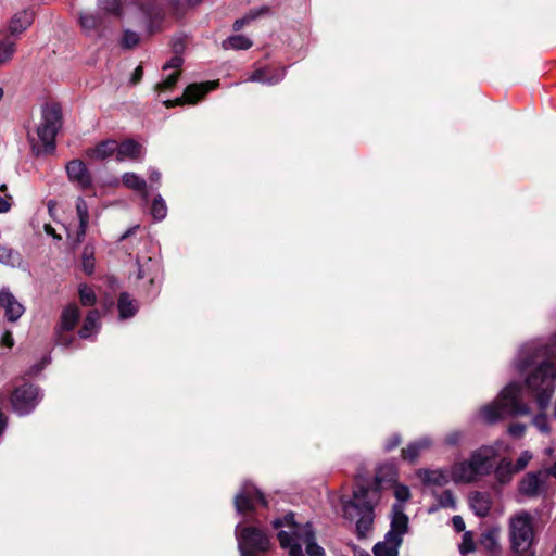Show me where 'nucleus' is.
I'll use <instances>...</instances> for the list:
<instances>
[{
	"instance_id": "nucleus-60",
	"label": "nucleus",
	"mask_w": 556,
	"mask_h": 556,
	"mask_svg": "<svg viewBox=\"0 0 556 556\" xmlns=\"http://www.w3.org/2000/svg\"><path fill=\"white\" fill-rule=\"evenodd\" d=\"M174 49H175V51H176V52H179V50H180V46H178L177 43H175V45H174Z\"/></svg>"
},
{
	"instance_id": "nucleus-3",
	"label": "nucleus",
	"mask_w": 556,
	"mask_h": 556,
	"mask_svg": "<svg viewBox=\"0 0 556 556\" xmlns=\"http://www.w3.org/2000/svg\"><path fill=\"white\" fill-rule=\"evenodd\" d=\"M274 527L280 529L278 540L283 549H288L290 556H303L302 546H305L309 556H325V551L315 542L311 523L299 525L294 521L293 514H287L283 519H276Z\"/></svg>"
},
{
	"instance_id": "nucleus-9",
	"label": "nucleus",
	"mask_w": 556,
	"mask_h": 556,
	"mask_svg": "<svg viewBox=\"0 0 556 556\" xmlns=\"http://www.w3.org/2000/svg\"><path fill=\"white\" fill-rule=\"evenodd\" d=\"M41 399L40 391L33 384H23L16 388L11 396L14 412L21 416L29 414Z\"/></svg>"
},
{
	"instance_id": "nucleus-26",
	"label": "nucleus",
	"mask_w": 556,
	"mask_h": 556,
	"mask_svg": "<svg viewBox=\"0 0 556 556\" xmlns=\"http://www.w3.org/2000/svg\"><path fill=\"white\" fill-rule=\"evenodd\" d=\"M435 503L428 508L429 514L437 513L441 508L456 509V500L450 490L434 494Z\"/></svg>"
},
{
	"instance_id": "nucleus-41",
	"label": "nucleus",
	"mask_w": 556,
	"mask_h": 556,
	"mask_svg": "<svg viewBox=\"0 0 556 556\" xmlns=\"http://www.w3.org/2000/svg\"><path fill=\"white\" fill-rule=\"evenodd\" d=\"M138 42H139V36L137 33H134L130 30H126L124 33V36L122 39L123 47L130 49V48H134L135 46H137Z\"/></svg>"
},
{
	"instance_id": "nucleus-2",
	"label": "nucleus",
	"mask_w": 556,
	"mask_h": 556,
	"mask_svg": "<svg viewBox=\"0 0 556 556\" xmlns=\"http://www.w3.org/2000/svg\"><path fill=\"white\" fill-rule=\"evenodd\" d=\"M383 467L376 473L375 480L368 485L362 484L364 480L361 472L356 475L357 486L353 492V498H342V511L346 519H356V532L359 538H365L371 530L374 509L381 500V490L384 483H392L394 469L387 467V477L383 476Z\"/></svg>"
},
{
	"instance_id": "nucleus-42",
	"label": "nucleus",
	"mask_w": 556,
	"mask_h": 556,
	"mask_svg": "<svg viewBox=\"0 0 556 556\" xmlns=\"http://www.w3.org/2000/svg\"><path fill=\"white\" fill-rule=\"evenodd\" d=\"M475 549V544L472 540V535L470 532H465L463 535V542L459 546V551L462 554H466L472 552Z\"/></svg>"
},
{
	"instance_id": "nucleus-17",
	"label": "nucleus",
	"mask_w": 556,
	"mask_h": 556,
	"mask_svg": "<svg viewBox=\"0 0 556 556\" xmlns=\"http://www.w3.org/2000/svg\"><path fill=\"white\" fill-rule=\"evenodd\" d=\"M76 213L79 220V227L74 236L70 235L74 245L79 244L84 240L89 223L88 205L83 198H78L76 201Z\"/></svg>"
},
{
	"instance_id": "nucleus-10",
	"label": "nucleus",
	"mask_w": 556,
	"mask_h": 556,
	"mask_svg": "<svg viewBox=\"0 0 556 556\" xmlns=\"http://www.w3.org/2000/svg\"><path fill=\"white\" fill-rule=\"evenodd\" d=\"M34 20L35 14L31 10H21L8 20L0 33L18 41L21 36L31 26Z\"/></svg>"
},
{
	"instance_id": "nucleus-63",
	"label": "nucleus",
	"mask_w": 556,
	"mask_h": 556,
	"mask_svg": "<svg viewBox=\"0 0 556 556\" xmlns=\"http://www.w3.org/2000/svg\"><path fill=\"white\" fill-rule=\"evenodd\" d=\"M138 277L143 278V274L141 273V270L139 271Z\"/></svg>"
},
{
	"instance_id": "nucleus-21",
	"label": "nucleus",
	"mask_w": 556,
	"mask_h": 556,
	"mask_svg": "<svg viewBox=\"0 0 556 556\" xmlns=\"http://www.w3.org/2000/svg\"><path fill=\"white\" fill-rule=\"evenodd\" d=\"M117 142L112 139L101 141L93 148L87 150V156L93 161H104L112 155H116Z\"/></svg>"
},
{
	"instance_id": "nucleus-57",
	"label": "nucleus",
	"mask_w": 556,
	"mask_h": 556,
	"mask_svg": "<svg viewBox=\"0 0 556 556\" xmlns=\"http://www.w3.org/2000/svg\"><path fill=\"white\" fill-rule=\"evenodd\" d=\"M545 471L547 472V478L549 476H553L556 478V463L549 469H547Z\"/></svg>"
},
{
	"instance_id": "nucleus-50",
	"label": "nucleus",
	"mask_w": 556,
	"mask_h": 556,
	"mask_svg": "<svg viewBox=\"0 0 556 556\" xmlns=\"http://www.w3.org/2000/svg\"><path fill=\"white\" fill-rule=\"evenodd\" d=\"M452 523L456 532H463L465 530V522L460 516H454Z\"/></svg>"
},
{
	"instance_id": "nucleus-49",
	"label": "nucleus",
	"mask_w": 556,
	"mask_h": 556,
	"mask_svg": "<svg viewBox=\"0 0 556 556\" xmlns=\"http://www.w3.org/2000/svg\"><path fill=\"white\" fill-rule=\"evenodd\" d=\"M12 206V197H0V214L8 213Z\"/></svg>"
},
{
	"instance_id": "nucleus-30",
	"label": "nucleus",
	"mask_w": 556,
	"mask_h": 556,
	"mask_svg": "<svg viewBox=\"0 0 556 556\" xmlns=\"http://www.w3.org/2000/svg\"><path fill=\"white\" fill-rule=\"evenodd\" d=\"M514 473H516L514 464L507 458H503L495 469L496 479L501 483L508 482Z\"/></svg>"
},
{
	"instance_id": "nucleus-11",
	"label": "nucleus",
	"mask_w": 556,
	"mask_h": 556,
	"mask_svg": "<svg viewBox=\"0 0 556 556\" xmlns=\"http://www.w3.org/2000/svg\"><path fill=\"white\" fill-rule=\"evenodd\" d=\"M218 81H206L200 84H191L186 87L184 94L174 100H165L164 105L166 108H174L182 105L185 103L195 104L200 101L208 91L215 89Z\"/></svg>"
},
{
	"instance_id": "nucleus-37",
	"label": "nucleus",
	"mask_w": 556,
	"mask_h": 556,
	"mask_svg": "<svg viewBox=\"0 0 556 556\" xmlns=\"http://www.w3.org/2000/svg\"><path fill=\"white\" fill-rule=\"evenodd\" d=\"M54 338H55L56 344L64 346V348L71 346L75 341V337H74V334L71 333V331L61 330V329H55Z\"/></svg>"
},
{
	"instance_id": "nucleus-36",
	"label": "nucleus",
	"mask_w": 556,
	"mask_h": 556,
	"mask_svg": "<svg viewBox=\"0 0 556 556\" xmlns=\"http://www.w3.org/2000/svg\"><path fill=\"white\" fill-rule=\"evenodd\" d=\"M79 300L84 306H92L96 303V294L87 285H80L78 288Z\"/></svg>"
},
{
	"instance_id": "nucleus-13",
	"label": "nucleus",
	"mask_w": 556,
	"mask_h": 556,
	"mask_svg": "<svg viewBox=\"0 0 556 556\" xmlns=\"http://www.w3.org/2000/svg\"><path fill=\"white\" fill-rule=\"evenodd\" d=\"M0 307L9 321H16L24 314V305L8 290L0 291Z\"/></svg>"
},
{
	"instance_id": "nucleus-15",
	"label": "nucleus",
	"mask_w": 556,
	"mask_h": 556,
	"mask_svg": "<svg viewBox=\"0 0 556 556\" xmlns=\"http://www.w3.org/2000/svg\"><path fill=\"white\" fill-rule=\"evenodd\" d=\"M418 478L425 485L428 486H443L452 480L451 470L447 469H419L417 471Z\"/></svg>"
},
{
	"instance_id": "nucleus-33",
	"label": "nucleus",
	"mask_w": 556,
	"mask_h": 556,
	"mask_svg": "<svg viewBox=\"0 0 556 556\" xmlns=\"http://www.w3.org/2000/svg\"><path fill=\"white\" fill-rule=\"evenodd\" d=\"M151 214L155 220H162L167 215V206L161 195H156L151 205Z\"/></svg>"
},
{
	"instance_id": "nucleus-29",
	"label": "nucleus",
	"mask_w": 556,
	"mask_h": 556,
	"mask_svg": "<svg viewBox=\"0 0 556 556\" xmlns=\"http://www.w3.org/2000/svg\"><path fill=\"white\" fill-rule=\"evenodd\" d=\"M117 307L122 319L134 316L138 311L137 303L127 293L119 295Z\"/></svg>"
},
{
	"instance_id": "nucleus-20",
	"label": "nucleus",
	"mask_w": 556,
	"mask_h": 556,
	"mask_svg": "<svg viewBox=\"0 0 556 556\" xmlns=\"http://www.w3.org/2000/svg\"><path fill=\"white\" fill-rule=\"evenodd\" d=\"M142 154V147L135 140L129 139L117 143L116 160L119 162L126 160H139L141 159Z\"/></svg>"
},
{
	"instance_id": "nucleus-34",
	"label": "nucleus",
	"mask_w": 556,
	"mask_h": 556,
	"mask_svg": "<svg viewBox=\"0 0 556 556\" xmlns=\"http://www.w3.org/2000/svg\"><path fill=\"white\" fill-rule=\"evenodd\" d=\"M94 248L92 245H86L83 252V270L91 275L94 269Z\"/></svg>"
},
{
	"instance_id": "nucleus-23",
	"label": "nucleus",
	"mask_w": 556,
	"mask_h": 556,
	"mask_svg": "<svg viewBox=\"0 0 556 556\" xmlns=\"http://www.w3.org/2000/svg\"><path fill=\"white\" fill-rule=\"evenodd\" d=\"M100 329V313L97 309L90 311L79 330V337L81 339H90L98 333Z\"/></svg>"
},
{
	"instance_id": "nucleus-24",
	"label": "nucleus",
	"mask_w": 556,
	"mask_h": 556,
	"mask_svg": "<svg viewBox=\"0 0 556 556\" xmlns=\"http://www.w3.org/2000/svg\"><path fill=\"white\" fill-rule=\"evenodd\" d=\"M432 445V440L428 437H424L402 450V456L404 459L414 462L418 458L421 452L429 450Z\"/></svg>"
},
{
	"instance_id": "nucleus-35",
	"label": "nucleus",
	"mask_w": 556,
	"mask_h": 556,
	"mask_svg": "<svg viewBox=\"0 0 556 556\" xmlns=\"http://www.w3.org/2000/svg\"><path fill=\"white\" fill-rule=\"evenodd\" d=\"M180 76V72H173L168 74L162 81L155 85V91L164 92L170 90L176 85L178 78Z\"/></svg>"
},
{
	"instance_id": "nucleus-1",
	"label": "nucleus",
	"mask_w": 556,
	"mask_h": 556,
	"mask_svg": "<svg viewBox=\"0 0 556 556\" xmlns=\"http://www.w3.org/2000/svg\"><path fill=\"white\" fill-rule=\"evenodd\" d=\"M534 364L539 366L527 377L526 387L511 382L492 403L481 407L480 417L484 421L493 424L506 417L529 414V407L523 402L526 392L535 397L540 408L548 405L555 389L556 355L533 343L523 345L519 353L518 369L526 371Z\"/></svg>"
},
{
	"instance_id": "nucleus-51",
	"label": "nucleus",
	"mask_w": 556,
	"mask_h": 556,
	"mask_svg": "<svg viewBox=\"0 0 556 556\" xmlns=\"http://www.w3.org/2000/svg\"><path fill=\"white\" fill-rule=\"evenodd\" d=\"M1 343L8 348H12L14 345V339L11 331H4L1 337Z\"/></svg>"
},
{
	"instance_id": "nucleus-4",
	"label": "nucleus",
	"mask_w": 556,
	"mask_h": 556,
	"mask_svg": "<svg viewBox=\"0 0 556 556\" xmlns=\"http://www.w3.org/2000/svg\"><path fill=\"white\" fill-rule=\"evenodd\" d=\"M508 446L502 442L484 445L475 451L468 460L456 462L451 467V478L455 483H470L488 475L493 468V459Z\"/></svg>"
},
{
	"instance_id": "nucleus-5",
	"label": "nucleus",
	"mask_w": 556,
	"mask_h": 556,
	"mask_svg": "<svg viewBox=\"0 0 556 556\" xmlns=\"http://www.w3.org/2000/svg\"><path fill=\"white\" fill-rule=\"evenodd\" d=\"M408 531V517L400 505H393L390 530L383 541L378 542L374 548L375 556H399V548L403 543V536Z\"/></svg>"
},
{
	"instance_id": "nucleus-44",
	"label": "nucleus",
	"mask_w": 556,
	"mask_h": 556,
	"mask_svg": "<svg viewBox=\"0 0 556 556\" xmlns=\"http://www.w3.org/2000/svg\"><path fill=\"white\" fill-rule=\"evenodd\" d=\"M184 63V60L180 55H174L168 62H166L164 65H163V70L164 71H167V70H174V72H180V67Z\"/></svg>"
},
{
	"instance_id": "nucleus-25",
	"label": "nucleus",
	"mask_w": 556,
	"mask_h": 556,
	"mask_svg": "<svg viewBox=\"0 0 556 556\" xmlns=\"http://www.w3.org/2000/svg\"><path fill=\"white\" fill-rule=\"evenodd\" d=\"M470 507L477 516L484 517L491 508V497L488 493L475 492L469 497Z\"/></svg>"
},
{
	"instance_id": "nucleus-45",
	"label": "nucleus",
	"mask_w": 556,
	"mask_h": 556,
	"mask_svg": "<svg viewBox=\"0 0 556 556\" xmlns=\"http://www.w3.org/2000/svg\"><path fill=\"white\" fill-rule=\"evenodd\" d=\"M170 5L179 12L181 9L186 7H191L200 3L202 0H168Z\"/></svg>"
},
{
	"instance_id": "nucleus-38",
	"label": "nucleus",
	"mask_w": 556,
	"mask_h": 556,
	"mask_svg": "<svg viewBox=\"0 0 556 556\" xmlns=\"http://www.w3.org/2000/svg\"><path fill=\"white\" fill-rule=\"evenodd\" d=\"M394 496L400 502L397 505H400L402 507V510L404 511L402 503H405L406 501L409 500V497H410L409 489L403 484H395L394 485Z\"/></svg>"
},
{
	"instance_id": "nucleus-53",
	"label": "nucleus",
	"mask_w": 556,
	"mask_h": 556,
	"mask_svg": "<svg viewBox=\"0 0 556 556\" xmlns=\"http://www.w3.org/2000/svg\"><path fill=\"white\" fill-rule=\"evenodd\" d=\"M142 75H143V70H142V67H141V66H138V67L134 71L130 81H131L132 84H137V83H139V81L141 80V78H142Z\"/></svg>"
},
{
	"instance_id": "nucleus-8",
	"label": "nucleus",
	"mask_w": 556,
	"mask_h": 556,
	"mask_svg": "<svg viewBox=\"0 0 556 556\" xmlns=\"http://www.w3.org/2000/svg\"><path fill=\"white\" fill-rule=\"evenodd\" d=\"M236 536L241 556H252L257 552H265L269 545L266 534L255 527H241L238 525Z\"/></svg>"
},
{
	"instance_id": "nucleus-27",
	"label": "nucleus",
	"mask_w": 556,
	"mask_h": 556,
	"mask_svg": "<svg viewBox=\"0 0 556 556\" xmlns=\"http://www.w3.org/2000/svg\"><path fill=\"white\" fill-rule=\"evenodd\" d=\"M17 41L0 33V66L10 62L16 52Z\"/></svg>"
},
{
	"instance_id": "nucleus-46",
	"label": "nucleus",
	"mask_w": 556,
	"mask_h": 556,
	"mask_svg": "<svg viewBox=\"0 0 556 556\" xmlns=\"http://www.w3.org/2000/svg\"><path fill=\"white\" fill-rule=\"evenodd\" d=\"M531 458L532 455L528 451L523 452L514 465L516 472L525 469Z\"/></svg>"
},
{
	"instance_id": "nucleus-59",
	"label": "nucleus",
	"mask_w": 556,
	"mask_h": 556,
	"mask_svg": "<svg viewBox=\"0 0 556 556\" xmlns=\"http://www.w3.org/2000/svg\"><path fill=\"white\" fill-rule=\"evenodd\" d=\"M46 231H47V233H50V235H52V233H53V229H52V227H51V226H48V225L46 226Z\"/></svg>"
},
{
	"instance_id": "nucleus-55",
	"label": "nucleus",
	"mask_w": 556,
	"mask_h": 556,
	"mask_svg": "<svg viewBox=\"0 0 556 556\" xmlns=\"http://www.w3.org/2000/svg\"><path fill=\"white\" fill-rule=\"evenodd\" d=\"M484 541H489L490 542V545H489L490 547H493V546L496 545V542H495L493 535L490 534V533L484 535Z\"/></svg>"
},
{
	"instance_id": "nucleus-18",
	"label": "nucleus",
	"mask_w": 556,
	"mask_h": 556,
	"mask_svg": "<svg viewBox=\"0 0 556 556\" xmlns=\"http://www.w3.org/2000/svg\"><path fill=\"white\" fill-rule=\"evenodd\" d=\"M285 77V70H275L270 67H261L255 70L249 77L250 81L275 85Z\"/></svg>"
},
{
	"instance_id": "nucleus-19",
	"label": "nucleus",
	"mask_w": 556,
	"mask_h": 556,
	"mask_svg": "<svg viewBox=\"0 0 556 556\" xmlns=\"http://www.w3.org/2000/svg\"><path fill=\"white\" fill-rule=\"evenodd\" d=\"M77 22L81 30L86 35L90 36L99 30V27L102 24V17L100 13L98 14L88 10H83L77 14Z\"/></svg>"
},
{
	"instance_id": "nucleus-28",
	"label": "nucleus",
	"mask_w": 556,
	"mask_h": 556,
	"mask_svg": "<svg viewBox=\"0 0 556 556\" xmlns=\"http://www.w3.org/2000/svg\"><path fill=\"white\" fill-rule=\"evenodd\" d=\"M122 180L127 188L141 192L143 199L148 200L147 184L143 178L134 173H126Z\"/></svg>"
},
{
	"instance_id": "nucleus-22",
	"label": "nucleus",
	"mask_w": 556,
	"mask_h": 556,
	"mask_svg": "<svg viewBox=\"0 0 556 556\" xmlns=\"http://www.w3.org/2000/svg\"><path fill=\"white\" fill-rule=\"evenodd\" d=\"M80 318V312L76 304L65 306L60 316V323L55 329L72 331Z\"/></svg>"
},
{
	"instance_id": "nucleus-32",
	"label": "nucleus",
	"mask_w": 556,
	"mask_h": 556,
	"mask_svg": "<svg viewBox=\"0 0 556 556\" xmlns=\"http://www.w3.org/2000/svg\"><path fill=\"white\" fill-rule=\"evenodd\" d=\"M223 46L226 49L245 50L252 46V41L243 35H235L227 38Z\"/></svg>"
},
{
	"instance_id": "nucleus-14",
	"label": "nucleus",
	"mask_w": 556,
	"mask_h": 556,
	"mask_svg": "<svg viewBox=\"0 0 556 556\" xmlns=\"http://www.w3.org/2000/svg\"><path fill=\"white\" fill-rule=\"evenodd\" d=\"M546 480V471L530 472L521 480L519 490L528 496L538 495L544 491Z\"/></svg>"
},
{
	"instance_id": "nucleus-16",
	"label": "nucleus",
	"mask_w": 556,
	"mask_h": 556,
	"mask_svg": "<svg viewBox=\"0 0 556 556\" xmlns=\"http://www.w3.org/2000/svg\"><path fill=\"white\" fill-rule=\"evenodd\" d=\"M66 172L71 181L86 189L91 185V177L86 165L80 160H73L66 165Z\"/></svg>"
},
{
	"instance_id": "nucleus-48",
	"label": "nucleus",
	"mask_w": 556,
	"mask_h": 556,
	"mask_svg": "<svg viewBox=\"0 0 556 556\" xmlns=\"http://www.w3.org/2000/svg\"><path fill=\"white\" fill-rule=\"evenodd\" d=\"M525 431H526V426L523 424H514V425H510L508 428L509 434L515 438L522 437Z\"/></svg>"
},
{
	"instance_id": "nucleus-62",
	"label": "nucleus",
	"mask_w": 556,
	"mask_h": 556,
	"mask_svg": "<svg viewBox=\"0 0 556 556\" xmlns=\"http://www.w3.org/2000/svg\"><path fill=\"white\" fill-rule=\"evenodd\" d=\"M28 138H29V140H30L31 142H34V138L31 137V134H30V132H28Z\"/></svg>"
},
{
	"instance_id": "nucleus-31",
	"label": "nucleus",
	"mask_w": 556,
	"mask_h": 556,
	"mask_svg": "<svg viewBox=\"0 0 556 556\" xmlns=\"http://www.w3.org/2000/svg\"><path fill=\"white\" fill-rule=\"evenodd\" d=\"M98 10L102 15L118 16L122 10L121 0H98Z\"/></svg>"
},
{
	"instance_id": "nucleus-47",
	"label": "nucleus",
	"mask_w": 556,
	"mask_h": 556,
	"mask_svg": "<svg viewBox=\"0 0 556 556\" xmlns=\"http://www.w3.org/2000/svg\"><path fill=\"white\" fill-rule=\"evenodd\" d=\"M258 15V13H254V12H251L249 13L247 16L242 17V18H239L237 20L235 23H233V28L235 30H239L241 29L245 24H248L250 21L256 18V16Z\"/></svg>"
},
{
	"instance_id": "nucleus-61",
	"label": "nucleus",
	"mask_w": 556,
	"mask_h": 556,
	"mask_svg": "<svg viewBox=\"0 0 556 556\" xmlns=\"http://www.w3.org/2000/svg\"><path fill=\"white\" fill-rule=\"evenodd\" d=\"M2 97H3V89L0 88V100L2 99Z\"/></svg>"
},
{
	"instance_id": "nucleus-56",
	"label": "nucleus",
	"mask_w": 556,
	"mask_h": 556,
	"mask_svg": "<svg viewBox=\"0 0 556 556\" xmlns=\"http://www.w3.org/2000/svg\"><path fill=\"white\" fill-rule=\"evenodd\" d=\"M137 228H138V226H135V227H132V228L128 229V230H127V231H126V232L121 237V240H124V239H126L127 237H129L130 235H132V233L136 231V229H137Z\"/></svg>"
},
{
	"instance_id": "nucleus-12",
	"label": "nucleus",
	"mask_w": 556,
	"mask_h": 556,
	"mask_svg": "<svg viewBox=\"0 0 556 556\" xmlns=\"http://www.w3.org/2000/svg\"><path fill=\"white\" fill-rule=\"evenodd\" d=\"M256 503L267 505L263 494L251 483L242 485L240 492L235 497V506L239 514H243L255 508Z\"/></svg>"
},
{
	"instance_id": "nucleus-40",
	"label": "nucleus",
	"mask_w": 556,
	"mask_h": 556,
	"mask_svg": "<svg viewBox=\"0 0 556 556\" xmlns=\"http://www.w3.org/2000/svg\"><path fill=\"white\" fill-rule=\"evenodd\" d=\"M16 258L17 254L11 249L0 244V263L13 265Z\"/></svg>"
},
{
	"instance_id": "nucleus-43",
	"label": "nucleus",
	"mask_w": 556,
	"mask_h": 556,
	"mask_svg": "<svg viewBox=\"0 0 556 556\" xmlns=\"http://www.w3.org/2000/svg\"><path fill=\"white\" fill-rule=\"evenodd\" d=\"M533 425L536 427L539 431L542 433H548L549 427H548V420L547 417L544 414H540L533 418Z\"/></svg>"
},
{
	"instance_id": "nucleus-54",
	"label": "nucleus",
	"mask_w": 556,
	"mask_h": 556,
	"mask_svg": "<svg viewBox=\"0 0 556 556\" xmlns=\"http://www.w3.org/2000/svg\"><path fill=\"white\" fill-rule=\"evenodd\" d=\"M149 179L151 182H160L161 180V173L156 169H150L149 173Z\"/></svg>"
},
{
	"instance_id": "nucleus-58",
	"label": "nucleus",
	"mask_w": 556,
	"mask_h": 556,
	"mask_svg": "<svg viewBox=\"0 0 556 556\" xmlns=\"http://www.w3.org/2000/svg\"><path fill=\"white\" fill-rule=\"evenodd\" d=\"M7 190H8V186H7L5 184H2V185L0 186V191H1L2 193H4V192H7Z\"/></svg>"
},
{
	"instance_id": "nucleus-6",
	"label": "nucleus",
	"mask_w": 556,
	"mask_h": 556,
	"mask_svg": "<svg viewBox=\"0 0 556 556\" xmlns=\"http://www.w3.org/2000/svg\"><path fill=\"white\" fill-rule=\"evenodd\" d=\"M62 125L61 108L56 103L45 104L41 109L40 122L37 125L36 134L38 141L47 150L54 149V141Z\"/></svg>"
},
{
	"instance_id": "nucleus-52",
	"label": "nucleus",
	"mask_w": 556,
	"mask_h": 556,
	"mask_svg": "<svg viewBox=\"0 0 556 556\" xmlns=\"http://www.w3.org/2000/svg\"><path fill=\"white\" fill-rule=\"evenodd\" d=\"M401 443V438L400 435L397 434H394L386 444V450L387 451H391L393 448H395L396 446H399V444Z\"/></svg>"
},
{
	"instance_id": "nucleus-7",
	"label": "nucleus",
	"mask_w": 556,
	"mask_h": 556,
	"mask_svg": "<svg viewBox=\"0 0 556 556\" xmlns=\"http://www.w3.org/2000/svg\"><path fill=\"white\" fill-rule=\"evenodd\" d=\"M509 535L511 548L516 553H525L533 541V528L531 516L521 511L510 518Z\"/></svg>"
},
{
	"instance_id": "nucleus-39",
	"label": "nucleus",
	"mask_w": 556,
	"mask_h": 556,
	"mask_svg": "<svg viewBox=\"0 0 556 556\" xmlns=\"http://www.w3.org/2000/svg\"><path fill=\"white\" fill-rule=\"evenodd\" d=\"M465 433L459 430L448 432L444 438V443L448 446H456L463 442Z\"/></svg>"
}]
</instances>
